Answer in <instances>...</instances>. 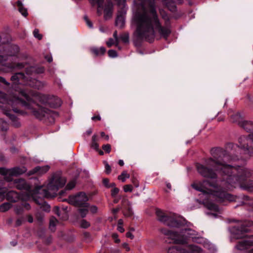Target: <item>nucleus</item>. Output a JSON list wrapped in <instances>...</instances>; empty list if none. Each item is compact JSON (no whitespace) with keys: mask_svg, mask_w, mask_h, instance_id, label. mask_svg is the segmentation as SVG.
<instances>
[{"mask_svg":"<svg viewBox=\"0 0 253 253\" xmlns=\"http://www.w3.org/2000/svg\"><path fill=\"white\" fill-rule=\"evenodd\" d=\"M247 132H251L247 135H242L238 138V145L232 143L227 145V150L221 148H213L211 151V158L205 160V165L196 164L198 172L203 176L211 179H216L217 174L214 170L218 171L224 177L221 184V189L217 190L216 184L211 183L209 180L192 184L195 189L217 197L219 202L235 201L237 196L228 193L226 191L232 190L235 184L246 176L245 170L241 167L233 166L230 163L240 159L253 157L250 153L253 148L250 135L253 134V121L244 119L240 123V126Z\"/></svg>","mask_w":253,"mask_h":253,"instance_id":"1","label":"nucleus"},{"mask_svg":"<svg viewBox=\"0 0 253 253\" xmlns=\"http://www.w3.org/2000/svg\"><path fill=\"white\" fill-rule=\"evenodd\" d=\"M157 0H135L134 4L138 10L135 16L136 30L134 33L137 39L153 42L158 33L162 38L167 39L171 33L168 25L162 26L157 14L155 1ZM171 11H174L175 6L173 0H161Z\"/></svg>","mask_w":253,"mask_h":253,"instance_id":"2","label":"nucleus"},{"mask_svg":"<svg viewBox=\"0 0 253 253\" xmlns=\"http://www.w3.org/2000/svg\"><path fill=\"white\" fill-rule=\"evenodd\" d=\"M66 183V179L60 174H54L47 184L46 189H42V187L37 188L36 191L39 193L40 191L43 192V195L45 197H54L59 188L63 187Z\"/></svg>","mask_w":253,"mask_h":253,"instance_id":"3","label":"nucleus"},{"mask_svg":"<svg viewBox=\"0 0 253 253\" xmlns=\"http://www.w3.org/2000/svg\"><path fill=\"white\" fill-rule=\"evenodd\" d=\"M20 93L28 102H31L33 101V99L31 97V95H32L33 97L37 98L41 103L43 104L48 103L50 106L53 108L59 107L61 105V100L58 97H54L53 98L48 99L47 96L46 95L33 94L31 92L27 93L24 90H21Z\"/></svg>","mask_w":253,"mask_h":253,"instance_id":"4","label":"nucleus"},{"mask_svg":"<svg viewBox=\"0 0 253 253\" xmlns=\"http://www.w3.org/2000/svg\"><path fill=\"white\" fill-rule=\"evenodd\" d=\"M160 231L163 234L166 235L169 239H171L172 242L176 244H183L186 243L187 239L192 235V230L189 228L182 229L179 233L165 228H162Z\"/></svg>","mask_w":253,"mask_h":253,"instance_id":"5","label":"nucleus"},{"mask_svg":"<svg viewBox=\"0 0 253 253\" xmlns=\"http://www.w3.org/2000/svg\"><path fill=\"white\" fill-rule=\"evenodd\" d=\"M156 214L158 220L168 226L179 227L183 224L181 220L175 217L173 214H168L160 210H158L156 211Z\"/></svg>","mask_w":253,"mask_h":253,"instance_id":"6","label":"nucleus"},{"mask_svg":"<svg viewBox=\"0 0 253 253\" xmlns=\"http://www.w3.org/2000/svg\"><path fill=\"white\" fill-rule=\"evenodd\" d=\"M0 103L3 104L2 105L0 106V107H2V108L5 110H10V108L8 107V108L7 106H11L13 111L16 113L19 112V110L17 108H14L13 107V105H26L25 101L22 100L18 97L13 96L11 97H8L7 95L5 93L1 91H0ZM0 112L2 113L1 110H0Z\"/></svg>","mask_w":253,"mask_h":253,"instance_id":"7","label":"nucleus"},{"mask_svg":"<svg viewBox=\"0 0 253 253\" xmlns=\"http://www.w3.org/2000/svg\"><path fill=\"white\" fill-rule=\"evenodd\" d=\"M26 105H23L26 107L28 109H32L33 115L37 119L42 120L48 119L50 122L54 121V117L56 115L55 113L47 109L36 105L37 108H31L28 103L26 102Z\"/></svg>","mask_w":253,"mask_h":253,"instance_id":"8","label":"nucleus"},{"mask_svg":"<svg viewBox=\"0 0 253 253\" xmlns=\"http://www.w3.org/2000/svg\"><path fill=\"white\" fill-rule=\"evenodd\" d=\"M88 199L84 193L81 192L77 195L71 196L68 199L62 200V201H67L69 204L76 207H86L89 206L87 202Z\"/></svg>","mask_w":253,"mask_h":253,"instance_id":"9","label":"nucleus"},{"mask_svg":"<svg viewBox=\"0 0 253 253\" xmlns=\"http://www.w3.org/2000/svg\"><path fill=\"white\" fill-rule=\"evenodd\" d=\"M188 248L189 251L178 246H172L169 248L168 253H189V252L199 253L202 251L201 248L195 245H189Z\"/></svg>","mask_w":253,"mask_h":253,"instance_id":"10","label":"nucleus"},{"mask_svg":"<svg viewBox=\"0 0 253 253\" xmlns=\"http://www.w3.org/2000/svg\"><path fill=\"white\" fill-rule=\"evenodd\" d=\"M26 171V169L25 167H15L10 169H7L5 168H0V174L5 176H16L22 174Z\"/></svg>","mask_w":253,"mask_h":253,"instance_id":"11","label":"nucleus"},{"mask_svg":"<svg viewBox=\"0 0 253 253\" xmlns=\"http://www.w3.org/2000/svg\"><path fill=\"white\" fill-rule=\"evenodd\" d=\"M253 245V236L246 238L239 241L236 247L239 250H244L249 249Z\"/></svg>","mask_w":253,"mask_h":253,"instance_id":"12","label":"nucleus"},{"mask_svg":"<svg viewBox=\"0 0 253 253\" xmlns=\"http://www.w3.org/2000/svg\"><path fill=\"white\" fill-rule=\"evenodd\" d=\"M0 110H1L2 113L9 118L12 121V125L13 126L15 127H19L20 126L21 124L20 122L15 115H12L10 113V110H5L2 108V107H0Z\"/></svg>","mask_w":253,"mask_h":253,"instance_id":"13","label":"nucleus"},{"mask_svg":"<svg viewBox=\"0 0 253 253\" xmlns=\"http://www.w3.org/2000/svg\"><path fill=\"white\" fill-rule=\"evenodd\" d=\"M15 186L19 190H25L30 192V187L26 181L23 179H16L14 181Z\"/></svg>","mask_w":253,"mask_h":253,"instance_id":"14","label":"nucleus"},{"mask_svg":"<svg viewBox=\"0 0 253 253\" xmlns=\"http://www.w3.org/2000/svg\"><path fill=\"white\" fill-rule=\"evenodd\" d=\"M49 166H44L42 167L37 166L30 170L28 172L29 175L34 174L35 173H38L39 174H42L46 173L49 169Z\"/></svg>","mask_w":253,"mask_h":253,"instance_id":"15","label":"nucleus"},{"mask_svg":"<svg viewBox=\"0 0 253 253\" xmlns=\"http://www.w3.org/2000/svg\"><path fill=\"white\" fill-rule=\"evenodd\" d=\"M113 4L110 0H108L105 4L104 9V18L108 19L112 16Z\"/></svg>","mask_w":253,"mask_h":253,"instance_id":"16","label":"nucleus"},{"mask_svg":"<svg viewBox=\"0 0 253 253\" xmlns=\"http://www.w3.org/2000/svg\"><path fill=\"white\" fill-rule=\"evenodd\" d=\"M6 199L11 202L15 203L18 200L19 195L17 192L14 191H10L7 193Z\"/></svg>","mask_w":253,"mask_h":253,"instance_id":"17","label":"nucleus"},{"mask_svg":"<svg viewBox=\"0 0 253 253\" xmlns=\"http://www.w3.org/2000/svg\"><path fill=\"white\" fill-rule=\"evenodd\" d=\"M240 187L248 192H253V181H246L240 184Z\"/></svg>","mask_w":253,"mask_h":253,"instance_id":"18","label":"nucleus"},{"mask_svg":"<svg viewBox=\"0 0 253 253\" xmlns=\"http://www.w3.org/2000/svg\"><path fill=\"white\" fill-rule=\"evenodd\" d=\"M231 119L233 123H236L240 126V122H243L244 119L240 113H237L231 116Z\"/></svg>","mask_w":253,"mask_h":253,"instance_id":"19","label":"nucleus"},{"mask_svg":"<svg viewBox=\"0 0 253 253\" xmlns=\"http://www.w3.org/2000/svg\"><path fill=\"white\" fill-rule=\"evenodd\" d=\"M90 51L95 56H99L103 55L105 53L106 49L104 47H101L99 48L93 47L90 49Z\"/></svg>","mask_w":253,"mask_h":253,"instance_id":"20","label":"nucleus"},{"mask_svg":"<svg viewBox=\"0 0 253 253\" xmlns=\"http://www.w3.org/2000/svg\"><path fill=\"white\" fill-rule=\"evenodd\" d=\"M78 211L82 218L85 217L88 212L89 206L86 207H78Z\"/></svg>","mask_w":253,"mask_h":253,"instance_id":"21","label":"nucleus"},{"mask_svg":"<svg viewBox=\"0 0 253 253\" xmlns=\"http://www.w3.org/2000/svg\"><path fill=\"white\" fill-rule=\"evenodd\" d=\"M92 5L97 4L98 5L97 13L99 15L101 14L102 6L104 0H89Z\"/></svg>","mask_w":253,"mask_h":253,"instance_id":"22","label":"nucleus"},{"mask_svg":"<svg viewBox=\"0 0 253 253\" xmlns=\"http://www.w3.org/2000/svg\"><path fill=\"white\" fill-rule=\"evenodd\" d=\"M125 25V18L123 15H118L116 20V25L122 28Z\"/></svg>","mask_w":253,"mask_h":253,"instance_id":"23","label":"nucleus"},{"mask_svg":"<svg viewBox=\"0 0 253 253\" xmlns=\"http://www.w3.org/2000/svg\"><path fill=\"white\" fill-rule=\"evenodd\" d=\"M98 141V138L96 134H94L92 137L91 143L90 144V146L92 148L98 150L99 145L97 143V141Z\"/></svg>","mask_w":253,"mask_h":253,"instance_id":"24","label":"nucleus"},{"mask_svg":"<svg viewBox=\"0 0 253 253\" xmlns=\"http://www.w3.org/2000/svg\"><path fill=\"white\" fill-rule=\"evenodd\" d=\"M17 6L18 7L19 12L25 17L28 15L27 9L24 7L22 2L20 0L17 1Z\"/></svg>","mask_w":253,"mask_h":253,"instance_id":"25","label":"nucleus"},{"mask_svg":"<svg viewBox=\"0 0 253 253\" xmlns=\"http://www.w3.org/2000/svg\"><path fill=\"white\" fill-rule=\"evenodd\" d=\"M205 206L210 210L213 211H219L218 207L214 203L211 202H205Z\"/></svg>","mask_w":253,"mask_h":253,"instance_id":"26","label":"nucleus"},{"mask_svg":"<svg viewBox=\"0 0 253 253\" xmlns=\"http://www.w3.org/2000/svg\"><path fill=\"white\" fill-rule=\"evenodd\" d=\"M12 207V205L10 203H4L0 206V211L5 212L8 211Z\"/></svg>","mask_w":253,"mask_h":253,"instance_id":"27","label":"nucleus"},{"mask_svg":"<svg viewBox=\"0 0 253 253\" xmlns=\"http://www.w3.org/2000/svg\"><path fill=\"white\" fill-rule=\"evenodd\" d=\"M24 74L22 73H16L11 77V80L12 81H17L19 82L20 80L24 78Z\"/></svg>","mask_w":253,"mask_h":253,"instance_id":"28","label":"nucleus"},{"mask_svg":"<svg viewBox=\"0 0 253 253\" xmlns=\"http://www.w3.org/2000/svg\"><path fill=\"white\" fill-rule=\"evenodd\" d=\"M129 177V174L127 173L126 171H124L121 175L118 176V179L121 180L122 182H125L126 179Z\"/></svg>","mask_w":253,"mask_h":253,"instance_id":"29","label":"nucleus"},{"mask_svg":"<svg viewBox=\"0 0 253 253\" xmlns=\"http://www.w3.org/2000/svg\"><path fill=\"white\" fill-rule=\"evenodd\" d=\"M10 56L15 55L19 51V47L16 45H13L10 48Z\"/></svg>","mask_w":253,"mask_h":253,"instance_id":"30","label":"nucleus"},{"mask_svg":"<svg viewBox=\"0 0 253 253\" xmlns=\"http://www.w3.org/2000/svg\"><path fill=\"white\" fill-rule=\"evenodd\" d=\"M30 70L32 72H34L36 74H41L43 73L44 69L43 67H31Z\"/></svg>","mask_w":253,"mask_h":253,"instance_id":"31","label":"nucleus"},{"mask_svg":"<svg viewBox=\"0 0 253 253\" xmlns=\"http://www.w3.org/2000/svg\"><path fill=\"white\" fill-rule=\"evenodd\" d=\"M8 129L7 123L3 121L2 119H0V130L6 131Z\"/></svg>","mask_w":253,"mask_h":253,"instance_id":"32","label":"nucleus"},{"mask_svg":"<svg viewBox=\"0 0 253 253\" xmlns=\"http://www.w3.org/2000/svg\"><path fill=\"white\" fill-rule=\"evenodd\" d=\"M57 222V220L55 217H52L50 218L49 221V228L51 230L54 231L55 227Z\"/></svg>","mask_w":253,"mask_h":253,"instance_id":"33","label":"nucleus"},{"mask_svg":"<svg viewBox=\"0 0 253 253\" xmlns=\"http://www.w3.org/2000/svg\"><path fill=\"white\" fill-rule=\"evenodd\" d=\"M44 83L38 80L34 81V84H33V87L38 89H41L44 86Z\"/></svg>","mask_w":253,"mask_h":253,"instance_id":"34","label":"nucleus"},{"mask_svg":"<svg viewBox=\"0 0 253 253\" xmlns=\"http://www.w3.org/2000/svg\"><path fill=\"white\" fill-rule=\"evenodd\" d=\"M120 39L124 43H127L129 41V36L128 34L125 33L120 36Z\"/></svg>","mask_w":253,"mask_h":253,"instance_id":"35","label":"nucleus"},{"mask_svg":"<svg viewBox=\"0 0 253 253\" xmlns=\"http://www.w3.org/2000/svg\"><path fill=\"white\" fill-rule=\"evenodd\" d=\"M80 225L82 228H87L90 226V224L86 220L83 219L81 221Z\"/></svg>","mask_w":253,"mask_h":253,"instance_id":"36","label":"nucleus"},{"mask_svg":"<svg viewBox=\"0 0 253 253\" xmlns=\"http://www.w3.org/2000/svg\"><path fill=\"white\" fill-rule=\"evenodd\" d=\"M104 164L105 166V172L108 174H110L111 171V168L110 166L109 165L108 162L106 161L104 162Z\"/></svg>","mask_w":253,"mask_h":253,"instance_id":"37","label":"nucleus"},{"mask_svg":"<svg viewBox=\"0 0 253 253\" xmlns=\"http://www.w3.org/2000/svg\"><path fill=\"white\" fill-rule=\"evenodd\" d=\"M33 34L34 37L38 40H40L42 39V35L39 33V31L38 29H35L33 32Z\"/></svg>","mask_w":253,"mask_h":253,"instance_id":"38","label":"nucleus"},{"mask_svg":"<svg viewBox=\"0 0 253 253\" xmlns=\"http://www.w3.org/2000/svg\"><path fill=\"white\" fill-rule=\"evenodd\" d=\"M119 191H120V189L118 188L114 187L111 190V195L112 197H115L116 196V195L118 194Z\"/></svg>","mask_w":253,"mask_h":253,"instance_id":"39","label":"nucleus"},{"mask_svg":"<svg viewBox=\"0 0 253 253\" xmlns=\"http://www.w3.org/2000/svg\"><path fill=\"white\" fill-rule=\"evenodd\" d=\"M108 55L111 58H115L117 56V52L114 50H109L108 52Z\"/></svg>","mask_w":253,"mask_h":253,"instance_id":"40","label":"nucleus"},{"mask_svg":"<svg viewBox=\"0 0 253 253\" xmlns=\"http://www.w3.org/2000/svg\"><path fill=\"white\" fill-rule=\"evenodd\" d=\"M102 149L106 153H109L111 151V145L109 144L104 145L102 146Z\"/></svg>","mask_w":253,"mask_h":253,"instance_id":"41","label":"nucleus"},{"mask_svg":"<svg viewBox=\"0 0 253 253\" xmlns=\"http://www.w3.org/2000/svg\"><path fill=\"white\" fill-rule=\"evenodd\" d=\"M7 192V189L6 187H4L3 185H2L1 187L0 188V196H3L5 194L6 195Z\"/></svg>","mask_w":253,"mask_h":253,"instance_id":"42","label":"nucleus"},{"mask_svg":"<svg viewBox=\"0 0 253 253\" xmlns=\"http://www.w3.org/2000/svg\"><path fill=\"white\" fill-rule=\"evenodd\" d=\"M75 186V182L74 181H70L67 186H66V189L67 190H71Z\"/></svg>","mask_w":253,"mask_h":253,"instance_id":"43","label":"nucleus"},{"mask_svg":"<svg viewBox=\"0 0 253 253\" xmlns=\"http://www.w3.org/2000/svg\"><path fill=\"white\" fill-rule=\"evenodd\" d=\"M247 225L245 224H242L241 227L239 228V227H236V229L241 232H247L248 231V229L246 228V226Z\"/></svg>","mask_w":253,"mask_h":253,"instance_id":"44","label":"nucleus"},{"mask_svg":"<svg viewBox=\"0 0 253 253\" xmlns=\"http://www.w3.org/2000/svg\"><path fill=\"white\" fill-rule=\"evenodd\" d=\"M124 214L126 216L129 217L132 215L133 211L132 210L129 208L127 211H124Z\"/></svg>","mask_w":253,"mask_h":253,"instance_id":"45","label":"nucleus"},{"mask_svg":"<svg viewBox=\"0 0 253 253\" xmlns=\"http://www.w3.org/2000/svg\"><path fill=\"white\" fill-rule=\"evenodd\" d=\"M124 190L125 192H131L132 191V187L131 185H126L124 186Z\"/></svg>","mask_w":253,"mask_h":253,"instance_id":"46","label":"nucleus"},{"mask_svg":"<svg viewBox=\"0 0 253 253\" xmlns=\"http://www.w3.org/2000/svg\"><path fill=\"white\" fill-rule=\"evenodd\" d=\"M24 221V219L22 217L18 218L15 222V225L16 226H19L22 225Z\"/></svg>","mask_w":253,"mask_h":253,"instance_id":"47","label":"nucleus"},{"mask_svg":"<svg viewBox=\"0 0 253 253\" xmlns=\"http://www.w3.org/2000/svg\"><path fill=\"white\" fill-rule=\"evenodd\" d=\"M115 43H116L115 42V40L110 38L109 39L108 41L106 42V44L108 47H111L112 45H113Z\"/></svg>","mask_w":253,"mask_h":253,"instance_id":"48","label":"nucleus"},{"mask_svg":"<svg viewBox=\"0 0 253 253\" xmlns=\"http://www.w3.org/2000/svg\"><path fill=\"white\" fill-rule=\"evenodd\" d=\"M84 20L86 22V24L87 26L90 28H92L93 27V25L92 24V22L88 19V18L86 16L84 17Z\"/></svg>","mask_w":253,"mask_h":253,"instance_id":"49","label":"nucleus"},{"mask_svg":"<svg viewBox=\"0 0 253 253\" xmlns=\"http://www.w3.org/2000/svg\"><path fill=\"white\" fill-rule=\"evenodd\" d=\"M89 209L90 211L93 213H96L97 211V208L95 206H92L90 207H89Z\"/></svg>","mask_w":253,"mask_h":253,"instance_id":"50","label":"nucleus"},{"mask_svg":"<svg viewBox=\"0 0 253 253\" xmlns=\"http://www.w3.org/2000/svg\"><path fill=\"white\" fill-rule=\"evenodd\" d=\"M109 180L108 178H104L103 179V183L105 186L109 188L110 184L109 183Z\"/></svg>","mask_w":253,"mask_h":253,"instance_id":"51","label":"nucleus"},{"mask_svg":"<svg viewBox=\"0 0 253 253\" xmlns=\"http://www.w3.org/2000/svg\"><path fill=\"white\" fill-rule=\"evenodd\" d=\"M43 206H44V210L46 211H50V207L49 205L46 204L45 202L44 203Z\"/></svg>","mask_w":253,"mask_h":253,"instance_id":"52","label":"nucleus"},{"mask_svg":"<svg viewBox=\"0 0 253 253\" xmlns=\"http://www.w3.org/2000/svg\"><path fill=\"white\" fill-rule=\"evenodd\" d=\"M113 37L115 38L116 44H118L119 42V38L118 37L117 32L116 31L114 32Z\"/></svg>","mask_w":253,"mask_h":253,"instance_id":"53","label":"nucleus"},{"mask_svg":"<svg viewBox=\"0 0 253 253\" xmlns=\"http://www.w3.org/2000/svg\"><path fill=\"white\" fill-rule=\"evenodd\" d=\"M53 211L55 214H56L58 216H60V210L59 208L57 207H56L54 208Z\"/></svg>","mask_w":253,"mask_h":253,"instance_id":"54","label":"nucleus"},{"mask_svg":"<svg viewBox=\"0 0 253 253\" xmlns=\"http://www.w3.org/2000/svg\"><path fill=\"white\" fill-rule=\"evenodd\" d=\"M34 201H35L36 203H37V204L40 205H43V204L44 203L41 199H34Z\"/></svg>","mask_w":253,"mask_h":253,"instance_id":"55","label":"nucleus"},{"mask_svg":"<svg viewBox=\"0 0 253 253\" xmlns=\"http://www.w3.org/2000/svg\"><path fill=\"white\" fill-rule=\"evenodd\" d=\"M0 82L3 83L5 85H9V83L3 77H0Z\"/></svg>","mask_w":253,"mask_h":253,"instance_id":"56","label":"nucleus"},{"mask_svg":"<svg viewBox=\"0 0 253 253\" xmlns=\"http://www.w3.org/2000/svg\"><path fill=\"white\" fill-rule=\"evenodd\" d=\"M122 246L123 247V248L124 249H126V251H129L130 250V248L128 246V245L127 243H123L122 245Z\"/></svg>","mask_w":253,"mask_h":253,"instance_id":"57","label":"nucleus"},{"mask_svg":"<svg viewBox=\"0 0 253 253\" xmlns=\"http://www.w3.org/2000/svg\"><path fill=\"white\" fill-rule=\"evenodd\" d=\"M91 120L92 121H100L101 120V117L99 115L97 116H94L91 118Z\"/></svg>","mask_w":253,"mask_h":253,"instance_id":"58","label":"nucleus"},{"mask_svg":"<svg viewBox=\"0 0 253 253\" xmlns=\"http://www.w3.org/2000/svg\"><path fill=\"white\" fill-rule=\"evenodd\" d=\"M100 135L101 136V137H104L105 139L106 140H109V137L108 135H106L105 133L104 132H101L100 133Z\"/></svg>","mask_w":253,"mask_h":253,"instance_id":"59","label":"nucleus"},{"mask_svg":"<svg viewBox=\"0 0 253 253\" xmlns=\"http://www.w3.org/2000/svg\"><path fill=\"white\" fill-rule=\"evenodd\" d=\"M126 237L127 238H130L131 239H133L134 238V236L133 235V234L130 232H127L126 233Z\"/></svg>","mask_w":253,"mask_h":253,"instance_id":"60","label":"nucleus"},{"mask_svg":"<svg viewBox=\"0 0 253 253\" xmlns=\"http://www.w3.org/2000/svg\"><path fill=\"white\" fill-rule=\"evenodd\" d=\"M117 229L119 232L121 233H123L125 231V229H124L123 226L121 225H118Z\"/></svg>","mask_w":253,"mask_h":253,"instance_id":"61","label":"nucleus"},{"mask_svg":"<svg viewBox=\"0 0 253 253\" xmlns=\"http://www.w3.org/2000/svg\"><path fill=\"white\" fill-rule=\"evenodd\" d=\"M112 237L115 239L116 243L120 242V240L118 239V235L116 234H113Z\"/></svg>","mask_w":253,"mask_h":253,"instance_id":"62","label":"nucleus"},{"mask_svg":"<svg viewBox=\"0 0 253 253\" xmlns=\"http://www.w3.org/2000/svg\"><path fill=\"white\" fill-rule=\"evenodd\" d=\"M27 219H28V221L29 223H32L33 222V217L32 216V215H28L27 216Z\"/></svg>","mask_w":253,"mask_h":253,"instance_id":"63","label":"nucleus"},{"mask_svg":"<svg viewBox=\"0 0 253 253\" xmlns=\"http://www.w3.org/2000/svg\"><path fill=\"white\" fill-rule=\"evenodd\" d=\"M132 183L135 187L137 188L139 187V183L136 179L133 180Z\"/></svg>","mask_w":253,"mask_h":253,"instance_id":"64","label":"nucleus"}]
</instances>
